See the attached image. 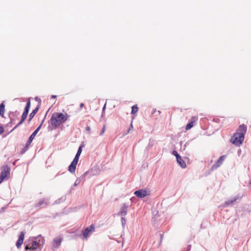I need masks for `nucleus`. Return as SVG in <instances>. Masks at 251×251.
I'll list each match as a JSON object with an SVG mask.
<instances>
[{"instance_id":"nucleus-20","label":"nucleus","mask_w":251,"mask_h":251,"mask_svg":"<svg viewBox=\"0 0 251 251\" xmlns=\"http://www.w3.org/2000/svg\"><path fill=\"white\" fill-rule=\"evenodd\" d=\"M84 147V145H81L79 147L77 152L76 153V154L75 155H77L78 156H80V155L82 152V148Z\"/></svg>"},{"instance_id":"nucleus-14","label":"nucleus","mask_w":251,"mask_h":251,"mask_svg":"<svg viewBox=\"0 0 251 251\" xmlns=\"http://www.w3.org/2000/svg\"><path fill=\"white\" fill-rule=\"evenodd\" d=\"M176 160L178 163L182 168H185L186 167L185 162L178 154L176 155Z\"/></svg>"},{"instance_id":"nucleus-18","label":"nucleus","mask_w":251,"mask_h":251,"mask_svg":"<svg viewBox=\"0 0 251 251\" xmlns=\"http://www.w3.org/2000/svg\"><path fill=\"white\" fill-rule=\"evenodd\" d=\"M138 108L137 106V105H133L132 107L131 113L132 114H134L135 113H136L138 111Z\"/></svg>"},{"instance_id":"nucleus-21","label":"nucleus","mask_w":251,"mask_h":251,"mask_svg":"<svg viewBox=\"0 0 251 251\" xmlns=\"http://www.w3.org/2000/svg\"><path fill=\"white\" fill-rule=\"evenodd\" d=\"M105 125H103L101 131L100 133V135H102L105 131Z\"/></svg>"},{"instance_id":"nucleus-26","label":"nucleus","mask_w":251,"mask_h":251,"mask_svg":"<svg viewBox=\"0 0 251 251\" xmlns=\"http://www.w3.org/2000/svg\"><path fill=\"white\" fill-rule=\"evenodd\" d=\"M173 154H174V155H175L176 156V155H177V154H178L177 153V152H176V151H173Z\"/></svg>"},{"instance_id":"nucleus-27","label":"nucleus","mask_w":251,"mask_h":251,"mask_svg":"<svg viewBox=\"0 0 251 251\" xmlns=\"http://www.w3.org/2000/svg\"><path fill=\"white\" fill-rule=\"evenodd\" d=\"M80 106L81 108H82L84 106V104L83 103H80Z\"/></svg>"},{"instance_id":"nucleus-2","label":"nucleus","mask_w":251,"mask_h":251,"mask_svg":"<svg viewBox=\"0 0 251 251\" xmlns=\"http://www.w3.org/2000/svg\"><path fill=\"white\" fill-rule=\"evenodd\" d=\"M29 243L25 247L26 251L30 250L35 251L39 247L43 246L45 243V239L43 236L39 235L36 237H32L28 240Z\"/></svg>"},{"instance_id":"nucleus-16","label":"nucleus","mask_w":251,"mask_h":251,"mask_svg":"<svg viewBox=\"0 0 251 251\" xmlns=\"http://www.w3.org/2000/svg\"><path fill=\"white\" fill-rule=\"evenodd\" d=\"M4 111H5V105L4 104V101H3L0 104V115L2 117H4Z\"/></svg>"},{"instance_id":"nucleus-15","label":"nucleus","mask_w":251,"mask_h":251,"mask_svg":"<svg viewBox=\"0 0 251 251\" xmlns=\"http://www.w3.org/2000/svg\"><path fill=\"white\" fill-rule=\"evenodd\" d=\"M127 207L128 206L126 204H123L118 214L121 216L126 215L127 213Z\"/></svg>"},{"instance_id":"nucleus-25","label":"nucleus","mask_w":251,"mask_h":251,"mask_svg":"<svg viewBox=\"0 0 251 251\" xmlns=\"http://www.w3.org/2000/svg\"><path fill=\"white\" fill-rule=\"evenodd\" d=\"M3 132V128L2 126H0V134H2Z\"/></svg>"},{"instance_id":"nucleus-7","label":"nucleus","mask_w":251,"mask_h":251,"mask_svg":"<svg viewBox=\"0 0 251 251\" xmlns=\"http://www.w3.org/2000/svg\"><path fill=\"white\" fill-rule=\"evenodd\" d=\"M79 156L75 155L73 162L69 166V171L71 173H73L75 172L76 169V166L78 161Z\"/></svg>"},{"instance_id":"nucleus-3","label":"nucleus","mask_w":251,"mask_h":251,"mask_svg":"<svg viewBox=\"0 0 251 251\" xmlns=\"http://www.w3.org/2000/svg\"><path fill=\"white\" fill-rule=\"evenodd\" d=\"M69 117V115L66 113L64 114L58 112L52 114L51 117V124L53 127L56 128L65 123L68 119Z\"/></svg>"},{"instance_id":"nucleus-5","label":"nucleus","mask_w":251,"mask_h":251,"mask_svg":"<svg viewBox=\"0 0 251 251\" xmlns=\"http://www.w3.org/2000/svg\"><path fill=\"white\" fill-rule=\"evenodd\" d=\"M10 168L8 166H3L0 175V184L4 180L7 179L10 176Z\"/></svg>"},{"instance_id":"nucleus-10","label":"nucleus","mask_w":251,"mask_h":251,"mask_svg":"<svg viewBox=\"0 0 251 251\" xmlns=\"http://www.w3.org/2000/svg\"><path fill=\"white\" fill-rule=\"evenodd\" d=\"M25 238V233L23 232H21L19 237V239L16 243L17 247L19 249L21 248V245L23 244Z\"/></svg>"},{"instance_id":"nucleus-12","label":"nucleus","mask_w":251,"mask_h":251,"mask_svg":"<svg viewBox=\"0 0 251 251\" xmlns=\"http://www.w3.org/2000/svg\"><path fill=\"white\" fill-rule=\"evenodd\" d=\"M225 158H226V155L221 156L219 158V159L218 160V161H217L216 164L213 165V166H212V169H216L218 167H219V166H220L221 165V164L223 163V162L225 159Z\"/></svg>"},{"instance_id":"nucleus-13","label":"nucleus","mask_w":251,"mask_h":251,"mask_svg":"<svg viewBox=\"0 0 251 251\" xmlns=\"http://www.w3.org/2000/svg\"><path fill=\"white\" fill-rule=\"evenodd\" d=\"M197 120V118L196 117H192L191 118V121L186 125L185 129L186 130L190 129L194 126V124Z\"/></svg>"},{"instance_id":"nucleus-8","label":"nucleus","mask_w":251,"mask_h":251,"mask_svg":"<svg viewBox=\"0 0 251 251\" xmlns=\"http://www.w3.org/2000/svg\"><path fill=\"white\" fill-rule=\"evenodd\" d=\"M134 194L139 198H143L149 195V192L145 189H140L136 191Z\"/></svg>"},{"instance_id":"nucleus-17","label":"nucleus","mask_w":251,"mask_h":251,"mask_svg":"<svg viewBox=\"0 0 251 251\" xmlns=\"http://www.w3.org/2000/svg\"><path fill=\"white\" fill-rule=\"evenodd\" d=\"M38 108L37 107L32 111V112L29 115V121H30L32 120V119L38 112Z\"/></svg>"},{"instance_id":"nucleus-9","label":"nucleus","mask_w":251,"mask_h":251,"mask_svg":"<svg viewBox=\"0 0 251 251\" xmlns=\"http://www.w3.org/2000/svg\"><path fill=\"white\" fill-rule=\"evenodd\" d=\"M42 126V124H41L32 133V134L30 135V136L29 137L26 144V147H28L30 144L31 143L32 140L37 134L38 132L39 131L41 127Z\"/></svg>"},{"instance_id":"nucleus-22","label":"nucleus","mask_w":251,"mask_h":251,"mask_svg":"<svg viewBox=\"0 0 251 251\" xmlns=\"http://www.w3.org/2000/svg\"><path fill=\"white\" fill-rule=\"evenodd\" d=\"M133 128V125H132V124L131 123L130 125V126H129V128L128 129L127 133H129L130 130H132Z\"/></svg>"},{"instance_id":"nucleus-6","label":"nucleus","mask_w":251,"mask_h":251,"mask_svg":"<svg viewBox=\"0 0 251 251\" xmlns=\"http://www.w3.org/2000/svg\"><path fill=\"white\" fill-rule=\"evenodd\" d=\"M95 227L94 225H91L90 226L86 227L82 231V235L86 239L88 238V236L95 231Z\"/></svg>"},{"instance_id":"nucleus-1","label":"nucleus","mask_w":251,"mask_h":251,"mask_svg":"<svg viewBox=\"0 0 251 251\" xmlns=\"http://www.w3.org/2000/svg\"><path fill=\"white\" fill-rule=\"evenodd\" d=\"M247 127L244 124L241 125L231 139L232 144L237 146H240L244 140L245 134L247 132Z\"/></svg>"},{"instance_id":"nucleus-4","label":"nucleus","mask_w":251,"mask_h":251,"mask_svg":"<svg viewBox=\"0 0 251 251\" xmlns=\"http://www.w3.org/2000/svg\"><path fill=\"white\" fill-rule=\"evenodd\" d=\"M30 107V99H28L27 101L26 105L25 108V110L22 115V118H21V121L13 128V129L11 130V131L14 130L20 125H22L24 123V122L25 121V120L26 119V118L27 117Z\"/></svg>"},{"instance_id":"nucleus-24","label":"nucleus","mask_w":251,"mask_h":251,"mask_svg":"<svg viewBox=\"0 0 251 251\" xmlns=\"http://www.w3.org/2000/svg\"><path fill=\"white\" fill-rule=\"evenodd\" d=\"M86 130L88 132H90L91 130V128L89 126H87L86 127Z\"/></svg>"},{"instance_id":"nucleus-29","label":"nucleus","mask_w":251,"mask_h":251,"mask_svg":"<svg viewBox=\"0 0 251 251\" xmlns=\"http://www.w3.org/2000/svg\"><path fill=\"white\" fill-rule=\"evenodd\" d=\"M250 184L251 185V181L250 182Z\"/></svg>"},{"instance_id":"nucleus-19","label":"nucleus","mask_w":251,"mask_h":251,"mask_svg":"<svg viewBox=\"0 0 251 251\" xmlns=\"http://www.w3.org/2000/svg\"><path fill=\"white\" fill-rule=\"evenodd\" d=\"M237 199V198H234L232 200H228L227 201H226V205H230V204H231L232 203H233Z\"/></svg>"},{"instance_id":"nucleus-23","label":"nucleus","mask_w":251,"mask_h":251,"mask_svg":"<svg viewBox=\"0 0 251 251\" xmlns=\"http://www.w3.org/2000/svg\"><path fill=\"white\" fill-rule=\"evenodd\" d=\"M121 221H122L123 225H124L126 224V219L124 218H122Z\"/></svg>"},{"instance_id":"nucleus-28","label":"nucleus","mask_w":251,"mask_h":251,"mask_svg":"<svg viewBox=\"0 0 251 251\" xmlns=\"http://www.w3.org/2000/svg\"><path fill=\"white\" fill-rule=\"evenodd\" d=\"M56 97V96H54V95H52L51 96V98H55Z\"/></svg>"},{"instance_id":"nucleus-11","label":"nucleus","mask_w":251,"mask_h":251,"mask_svg":"<svg viewBox=\"0 0 251 251\" xmlns=\"http://www.w3.org/2000/svg\"><path fill=\"white\" fill-rule=\"evenodd\" d=\"M62 239L60 237L55 238L52 242V247L54 248H58L62 242Z\"/></svg>"}]
</instances>
